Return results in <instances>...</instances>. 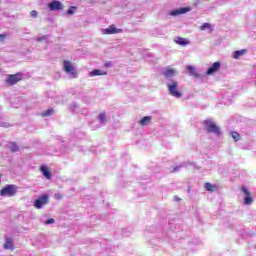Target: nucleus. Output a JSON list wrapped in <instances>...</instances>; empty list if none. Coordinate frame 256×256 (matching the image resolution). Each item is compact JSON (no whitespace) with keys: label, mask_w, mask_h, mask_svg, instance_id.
<instances>
[{"label":"nucleus","mask_w":256,"mask_h":256,"mask_svg":"<svg viewBox=\"0 0 256 256\" xmlns=\"http://www.w3.org/2000/svg\"><path fill=\"white\" fill-rule=\"evenodd\" d=\"M186 69L188 73L192 75V77H199V74H197V70L195 69V66H187Z\"/></svg>","instance_id":"f3484780"},{"label":"nucleus","mask_w":256,"mask_h":256,"mask_svg":"<svg viewBox=\"0 0 256 256\" xmlns=\"http://www.w3.org/2000/svg\"><path fill=\"white\" fill-rule=\"evenodd\" d=\"M50 11H63V3L61 1H52L48 4Z\"/></svg>","instance_id":"1a4fd4ad"},{"label":"nucleus","mask_w":256,"mask_h":256,"mask_svg":"<svg viewBox=\"0 0 256 256\" xmlns=\"http://www.w3.org/2000/svg\"><path fill=\"white\" fill-rule=\"evenodd\" d=\"M54 198L57 199V201H59V200L63 199V194L56 193V194H54Z\"/></svg>","instance_id":"bb28decb"},{"label":"nucleus","mask_w":256,"mask_h":256,"mask_svg":"<svg viewBox=\"0 0 256 256\" xmlns=\"http://www.w3.org/2000/svg\"><path fill=\"white\" fill-rule=\"evenodd\" d=\"M75 9H77V7L71 6L67 11V15H73V13H75Z\"/></svg>","instance_id":"a878e982"},{"label":"nucleus","mask_w":256,"mask_h":256,"mask_svg":"<svg viewBox=\"0 0 256 256\" xmlns=\"http://www.w3.org/2000/svg\"><path fill=\"white\" fill-rule=\"evenodd\" d=\"M104 67H105L106 69H109V67H113V62H106V63L104 64Z\"/></svg>","instance_id":"c85d7f7f"},{"label":"nucleus","mask_w":256,"mask_h":256,"mask_svg":"<svg viewBox=\"0 0 256 256\" xmlns=\"http://www.w3.org/2000/svg\"><path fill=\"white\" fill-rule=\"evenodd\" d=\"M63 65V70L65 71V73H69L70 75H72L73 78L77 77L79 72L77 71V69H75V67H73V64H71V62L64 60Z\"/></svg>","instance_id":"423d86ee"},{"label":"nucleus","mask_w":256,"mask_h":256,"mask_svg":"<svg viewBox=\"0 0 256 256\" xmlns=\"http://www.w3.org/2000/svg\"><path fill=\"white\" fill-rule=\"evenodd\" d=\"M167 88H168L169 94L172 95V97H176L177 99H180V97H183V93L179 91V82L172 81L171 83L167 84Z\"/></svg>","instance_id":"7ed1b4c3"},{"label":"nucleus","mask_w":256,"mask_h":256,"mask_svg":"<svg viewBox=\"0 0 256 256\" xmlns=\"http://www.w3.org/2000/svg\"><path fill=\"white\" fill-rule=\"evenodd\" d=\"M187 11H189L188 8H180L178 10H174L170 12V15H172L173 17L177 16V15H183V13H187Z\"/></svg>","instance_id":"2eb2a0df"},{"label":"nucleus","mask_w":256,"mask_h":256,"mask_svg":"<svg viewBox=\"0 0 256 256\" xmlns=\"http://www.w3.org/2000/svg\"><path fill=\"white\" fill-rule=\"evenodd\" d=\"M175 42L178 45H182V46L189 45V40H187V38H183V37H176Z\"/></svg>","instance_id":"dca6fc26"},{"label":"nucleus","mask_w":256,"mask_h":256,"mask_svg":"<svg viewBox=\"0 0 256 256\" xmlns=\"http://www.w3.org/2000/svg\"><path fill=\"white\" fill-rule=\"evenodd\" d=\"M176 73L177 72L175 71V69L171 67H167L163 72V75L164 77H166V79H171V77H175Z\"/></svg>","instance_id":"9b49d317"},{"label":"nucleus","mask_w":256,"mask_h":256,"mask_svg":"<svg viewBox=\"0 0 256 256\" xmlns=\"http://www.w3.org/2000/svg\"><path fill=\"white\" fill-rule=\"evenodd\" d=\"M240 191L245 196L244 205H251L255 201V199L253 198V194L245 186H242Z\"/></svg>","instance_id":"39448f33"},{"label":"nucleus","mask_w":256,"mask_h":256,"mask_svg":"<svg viewBox=\"0 0 256 256\" xmlns=\"http://www.w3.org/2000/svg\"><path fill=\"white\" fill-rule=\"evenodd\" d=\"M203 124L206 127L207 133H214L215 135H221V129L219 128V126H217V124H215V122L211 120H205Z\"/></svg>","instance_id":"20e7f679"},{"label":"nucleus","mask_w":256,"mask_h":256,"mask_svg":"<svg viewBox=\"0 0 256 256\" xmlns=\"http://www.w3.org/2000/svg\"><path fill=\"white\" fill-rule=\"evenodd\" d=\"M151 121H153V117L144 116L142 119L139 120V125H141V127H147V125H149Z\"/></svg>","instance_id":"f8f14e48"},{"label":"nucleus","mask_w":256,"mask_h":256,"mask_svg":"<svg viewBox=\"0 0 256 256\" xmlns=\"http://www.w3.org/2000/svg\"><path fill=\"white\" fill-rule=\"evenodd\" d=\"M14 244H13V240L11 238H6V242L4 243V249L8 250V249H13Z\"/></svg>","instance_id":"a211bd4d"},{"label":"nucleus","mask_w":256,"mask_h":256,"mask_svg":"<svg viewBox=\"0 0 256 256\" xmlns=\"http://www.w3.org/2000/svg\"><path fill=\"white\" fill-rule=\"evenodd\" d=\"M30 15H31V17H33L35 19L37 17V15H39V13L36 10H32L30 12Z\"/></svg>","instance_id":"cd10ccee"},{"label":"nucleus","mask_w":256,"mask_h":256,"mask_svg":"<svg viewBox=\"0 0 256 256\" xmlns=\"http://www.w3.org/2000/svg\"><path fill=\"white\" fill-rule=\"evenodd\" d=\"M6 37V34H0V41H5Z\"/></svg>","instance_id":"7c9ffc66"},{"label":"nucleus","mask_w":256,"mask_h":256,"mask_svg":"<svg viewBox=\"0 0 256 256\" xmlns=\"http://www.w3.org/2000/svg\"><path fill=\"white\" fill-rule=\"evenodd\" d=\"M231 137L234 139V141H241V134L235 131L230 132Z\"/></svg>","instance_id":"4be33fe9"},{"label":"nucleus","mask_w":256,"mask_h":256,"mask_svg":"<svg viewBox=\"0 0 256 256\" xmlns=\"http://www.w3.org/2000/svg\"><path fill=\"white\" fill-rule=\"evenodd\" d=\"M103 35H115L117 33H123L122 29H117L115 25H110L108 28L102 30Z\"/></svg>","instance_id":"6e6552de"},{"label":"nucleus","mask_w":256,"mask_h":256,"mask_svg":"<svg viewBox=\"0 0 256 256\" xmlns=\"http://www.w3.org/2000/svg\"><path fill=\"white\" fill-rule=\"evenodd\" d=\"M177 169H179V167L175 168L174 171H177Z\"/></svg>","instance_id":"72a5a7b5"},{"label":"nucleus","mask_w":256,"mask_h":256,"mask_svg":"<svg viewBox=\"0 0 256 256\" xmlns=\"http://www.w3.org/2000/svg\"><path fill=\"white\" fill-rule=\"evenodd\" d=\"M174 199H175V201H181V198H179L177 196H175Z\"/></svg>","instance_id":"2f4dec72"},{"label":"nucleus","mask_w":256,"mask_h":256,"mask_svg":"<svg viewBox=\"0 0 256 256\" xmlns=\"http://www.w3.org/2000/svg\"><path fill=\"white\" fill-rule=\"evenodd\" d=\"M221 69V62H214L212 66H210L206 72V75H213V73H217Z\"/></svg>","instance_id":"9d476101"},{"label":"nucleus","mask_w":256,"mask_h":256,"mask_svg":"<svg viewBox=\"0 0 256 256\" xmlns=\"http://www.w3.org/2000/svg\"><path fill=\"white\" fill-rule=\"evenodd\" d=\"M40 171L42 175L45 177V179H48V180L51 179L52 177L51 171H49V168H47V166H41Z\"/></svg>","instance_id":"ddd939ff"},{"label":"nucleus","mask_w":256,"mask_h":256,"mask_svg":"<svg viewBox=\"0 0 256 256\" xmlns=\"http://www.w3.org/2000/svg\"><path fill=\"white\" fill-rule=\"evenodd\" d=\"M47 203H49V195L44 194L34 201V207L36 209H43Z\"/></svg>","instance_id":"0eeeda50"},{"label":"nucleus","mask_w":256,"mask_h":256,"mask_svg":"<svg viewBox=\"0 0 256 256\" xmlns=\"http://www.w3.org/2000/svg\"><path fill=\"white\" fill-rule=\"evenodd\" d=\"M53 223H55V219H53V218H50V219H48V220L46 221V225H51V224H53Z\"/></svg>","instance_id":"c756f323"},{"label":"nucleus","mask_w":256,"mask_h":256,"mask_svg":"<svg viewBox=\"0 0 256 256\" xmlns=\"http://www.w3.org/2000/svg\"><path fill=\"white\" fill-rule=\"evenodd\" d=\"M8 149L11 151V153H17V151H19V147L15 142H10Z\"/></svg>","instance_id":"6ab92c4d"},{"label":"nucleus","mask_w":256,"mask_h":256,"mask_svg":"<svg viewBox=\"0 0 256 256\" xmlns=\"http://www.w3.org/2000/svg\"><path fill=\"white\" fill-rule=\"evenodd\" d=\"M23 79V72H17L16 74H8L5 83L8 87H13L17 85Z\"/></svg>","instance_id":"f03ea898"},{"label":"nucleus","mask_w":256,"mask_h":256,"mask_svg":"<svg viewBox=\"0 0 256 256\" xmlns=\"http://www.w3.org/2000/svg\"><path fill=\"white\" fill-rule=\"evenodd\" d=\"M51 115H53V108H50L41 113L42 117H51Z\"/></svg>","instance_id":"5701e85b"},{"label":"nucleus","mask_w":256,"mask_h":256,"mask_svg":"<svg viewBox=\"0 0 256 256\" xmlns=\"http://www.w3.org/2000/svg\"><path fill=\"white\" fill-rule=\"evenodd\" d=\"M98 119H99L100 123H105V119H107L105 112L100 113L98 116Z\"/></svg>","instance_id":"b1692460"},{"label":"nucleus","mask_w":256,"mask_h":256,"mask_svg":"<svg viewBox=\"0 0 256 256\" xmlns=\"http://www.w3.org/2000/svg\"><path fill=\"white\" fill-rule=\"evenodd\" d=\"M18 187L15 184H8L0 190L1 197H15L17 195Z\"/></svg>","instance_id":"f257e3e1"},{"label":"nucleus","mask_w":256,"mask_h":256,"mask_svg":"<svg viewBox=\"0 0 256 256\" xmlns=\"http://www.w3.org/2000/svg\"><path fill=\"white\" fill-rule=\"evenodd\" d=\"M205 29H211V24H209V23H204V24L200 27V30H201V31H205Z\"/></svg>","instance_id":"393cba45"},{"label":"nucleus","mask_w":256,"mask_h":256,"mask_svg":"<svg viewBox=\"0 0 256 256\" xmlns=\"http://www.w3.org/2000/svg\"><path fill=\"white\" fill-rule=\"evenodd\" d=\"M205 189L206 191H210V192H214V191H217V186L216 185H213L209 182L205 183Z\"/></svg>","instance_id":"aec40b11"},{"label":"nucleus","mask_w":256,"mask_h":256,"mask_svg":"<svg viewBox=\"0 0 256 256\" xmlns=\"http://www.w3.org/2000/svg\"><path fill=\"white\" fill-rule=\"evenodd\" d=\"M101 75H107V71L94 69L90 72V77H97V76H101Z\"/></svg>","instance_id":"4468645a"},{"label":"nucleus","mask_w":256,"mask_h":256,"mask_svg":"<svg viewBox=\"0 0 256 256\" xmlns=\"http://www.w3.org/2000/svg\"><path fill=\"white\" fill-rule=\"evenodd\" d=\"M247 53V49L243 50H237L234 52V59H239V57H242V55H245Z\"/></svg>","instance_id":"412c9836"},{"label":"nucleus","mask_w":256,"mask_h":256,"mask_svg":"<svg viewBox=\"0 0 256 256\" xmlns=\"http://www.w3.org/2000/svg\"><path fill=\"white\" fill-rule=\"evenodd\" d=\"M2 177H3V174H1V173H0V183H1V179H2Z\"/></svg>","instance_id":"473e14b6"}]
</instances>
